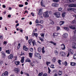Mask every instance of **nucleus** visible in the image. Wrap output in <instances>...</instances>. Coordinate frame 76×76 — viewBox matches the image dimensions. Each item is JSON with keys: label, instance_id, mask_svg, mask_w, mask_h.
<instances>
[{"label": "nucleus", "instance_id": "nucleus-12", "mask_svg": "<svg viewBox=\"0 0 76 76\" xmlns=\"http://www.w3.org/2000/svg\"><path fill=\"white\" fill-rule=\"evenodd\" d=\"M23 49L24 50H25V51H27L28 50V48L26 47L25 46H23Z\"/></svg>", "mask_w": 76, "mask_h": 76}, {"label": "nucleus", "instance_id": "nucleus-30", "mask_svg": "<svg viewBox=\"0 0 76 76\" xmlns=\"http://www.w3.org/2000/svg\"><path fill=\"white\" fill-rule=\"evenodd\" d=\"M56 58L55 57H54L53 59L52 60V61L53 62H55L56 61Z\"/></svg>", "mask_w": 76, "mask_h": 76}, {"label": "nucleus", "instance_id": "nucleus-64", "mask_svg": "<svg viewBox=\"0 0 76 76\" xmlns=\"http://www.w3.org/2000/svg\"><path fill=\"white\" fill-rule=\"evenodd\" d=\"M73 32L74 33V34H76V30H75Z\"/></svg>", "mask_w": 76, "mask_h": 76}, {"label": "nucleus", "instance_id": "nucleus-43", "mask_svg": "<svg viewBox=\"0 0 76 76\" xmlns=\"http://www.w3.org/2000/svg\"><path fill=\"white\" fill-rule=\"evenodd\" d=\"M73 58L74 59H76V54H74V55Z\"/></svg>", "mask_w": 76, "mask_h": 76}, {"label": "nucleus", "instance_id": "nucleus-28", "mask_svg": "<svg viewBox=\"0 0 76 76\" xmlns=\"http://www.w3.org/2000/svg\"><path fill=\"white\" fill-rule=\"evenodd\" d=\"M49 42H50V43H51V44H53L54 45H56V43H54V42H53V41Z\"/></svg>", "mask_w": 76, "mask_h": 76}, {"label": "nucleus", "instance_id": "nucleus-9", "mask_svg": "<svg viewBox=\"0 0 76 76\" xmlns=\"http://www.w3.org/2000/svg\"><path fill=\"white\" fill-rule=\"evenodd\" d=\"M13 55L12 54H10L8 57L9 59H12V58H13Z\"/></svg>", "mask_w": 76, "mask_h": 76}, {"label": "nucleus", "instance_id": "nucleus-10", "mask_svg": "<svg viewBox=\"0 0 76 76\" xmlns=\"http://www.w3.org/2000/svg\"><path fill=\"white\" fill-rule=\"evenodd\" d=\"M20 63V61H15V64L16 66H18V65H19L20 64H19Z\"/></svg>", "mask_w": 76, "mask_h": 76}, {"label": "nucleus", "instance_id": "nucleus-1", "mask_svg": "<svg viewBox=\"0 0 76 76\" xmlns=\"http://www.w3.org/2000/svg\"><path fill=\"white\" fill-rule=\"evenodd\" d=\"M53 15L55 16L56 18H59L60 17V15H61V13L60 12H55Z\"/></svg>", "mask_w": 76, "mask_h": 76}, {"label": "nucleus", "instance_id": "nucleus-15", "mask_svg": "<svg viewBox=\"0 0 76 76\" xmlns=\"http://www.w3.org/2000/svg\"><path fill=\"white\" fill-rule=\"evenodd\" d=\"M15 72H17V73L19 72V70L18 68H15L14 70Z\"/></svg>", "mask_w": 76, "mask_h": 76}, {"label": "nucleus", "instance_id": "nucleus-51", "mask_svg": "<svg viewBox=\"0 0 76 76\" xmlns=\"http://www.w3.org/2000/svg\"><path fill=\"white\" fill-rule=\"evenodd\" d=\"M36 23H39V21L37 19L36 20Z\"/></svg>", "mask_w": 76, "mask_h": 76}, {"label": "nucleus", "instance_id": "nucleus-55", "mask_svg": "<svg viewBox=\"0 0 76 76\" xmlns=\"http://www.w3.org/2000/svg\"><path fill=\"white\" fill-rule=\"evenodd\" d=\"M60 29V27L58 26H57V31H58V30H59V29Z\"/></svg>", "mask_w": 76, "mask_h": 76}, {"label": "nucleus", "instance_id": "nucleus-17", "mask_svg": "<svg viewBox=\"0 0 76 76\" xmlns=\"http://www.w3.org/2000/svg\"><path fill=\"white\" fill-rule=\"evenodd\" d=\"M67 34L65 33L63 35V36L64 38H67Z\"/></svg>", "mask_w": 76, "mask_h": 76}, {"label": "nucleus", "instance_id": "nucleus-6", "mask_svg": "<svg viewBox=\"0 0 76 76\" xmlns=\"http://www.w3.org/2000/svg\"><path fill=\"white\" fill-rule=\"evenodd\" d=\"M52 6L53 7H58V4L56 3H53L52 4Z\"/></svg>", "mask_w": 76, "mask_h": 76}, {"label": "nucleus", "instance_id": "nucleus-48", "mask_svg": "<svg viewBox=\"0 0 76 76\" xmlns=\"http://www.w3.org/2000/svg\"><path fill=\"white\" fill-rule=\"evenodd\" d=\"M43 76H48V75L46 73H45L43 74Z\"/></svg>", "mask_w": 76, "mask_h": 76}, {"label": "nucleus", "instance_id": "nucleus-37", "mask_svg": "<svg viewBox=\"0 0 76 76\" xmlns=\"http://www.w3.org/2000/svg\"><path fill=\"white\" fill-rule=\"evenodd\" d=\"M63 64L65 65V66H67V62L65 61L64 63Z\"/></svg>", "mask_w": 76, "mask_h": 76}, {"label": "nucleus", "instance_id": "nucleus-24", "mask_svg": "<svg viewBox=\"0 0 76 76\" xmlns=\"http://www.w3.org/2000/svg\"><path fill=\"white\" fill-rule=\"evenodd\" d=\"M54 53H55V54L56 56L58 55V51H57V50H55L54 51Z\"/></svg>", "mask_w": 76, "mask_h": 76}, {"label": "nucleus", "instance_id": "nucleus-20", "mask_svg": "<svg viewBox=\"0 0 76 76\" xmlns=\"http://www.w3.org/2000/svg\"><path fill=\"white\" fill-rule=\"evenodd\" d=\"M57 35H58V34L57 33H55L53 34V37L54 38H55V37H57Z\"/></svg>", "mask_w": 76, "mask_h": 76}, {"label": "nucleus", "instance_id": "nucleus-60", "mask_svg": "<svg viewBox=\"0 0 76 76\" xmlns=\"http://www.w3.org/2000/svg\"><path fill=\"white\" fill-rule=\"evenodd\" d=\"M3 37L2 36H0V39H3Z\"/></svg>", "mask_w": 76, "mask_h": 76}, {"label": "nucleus", "instance_id": "nucleus-56", "mask_svg": "<svg viewBox=\"0 0 76 76\" xmlns=\"http://www.w3.org/2000/svg\"><path fill=\"white\" fill-rule=\"evenodd\" d=\"M3 56L4 57V58L5 57V56H6V55L4 53H3Z\"/></svg>", "mask_w": 76, "mask_h": 76}, {"label": "nucleus", "instance_id": "nucleus-27", "mask_svg": "<svg viewBox=\"0 0 76 76\" xmlns=\"http://www.w3.org/2000/svg\"><path fill=\"white\" fill-rule=\"evenodd\" d=\"M32 39H30L29 40H28V42L29 44L31 45V42H32Z\"/></svg>", "mask_w": 76, "mask_h": 76}, {"label": "nucleus", "instance_id": "nucleus-47", "mask_svg": "<svg viewBox=\"0 0 76 76\" xmlns=\"http://www.w3.org/2000/svg\"><path fill=\"white\" fill-rule=\"evenodd\" d=\"M33 49L32 48H30V51H31V52H32V51H33Z\"/></svg>", "mask_w": 76, "mask_h": 76}, {"label": "nucleus", "instance_id": "nucleus-31", "mask_svg": "<svg viewBox=\"0 0 76 76\" xmlns=\"http://www.w3.org/2000/svg\"><path fill=\"white\" fill-rule=\"evenodd\" d=\"M49 14V15H51V14H52V12L50 11H46Z\"/></svg>", "mask_w": 76, "mask_h": 76}, {"label": "nucleus", "instance_id": "nucleus-44", "mask_svg": "<svg viewBox=\"0 0 76 76\" xmlns=\"http://www.w3.org/2000/svg\"><path fill=\"white\" fill-rule=\"evenodd\" d=\"M36 62H37V63H39L38 62H37V61L36 60L35 61H33V63L34 64H35V63H36Z\"/></svg>", "mask_w": 76, "mask_h": 76}, {"label": "nucleus", "instance_id": "nucleus-25", "mask_svg": "<svg viewBox=\"0 0 76 76\" xmlns=\"http://www.w3.org/2000/svg\"><path fill=\"white\" fill-rule=\"evenodd\" d=\"M42 75H43V72H40L39 73L38 75V76H42Z\"/></svg>", "mask_w": 76, "mask_h": 76}, {"label": "nucleus", "instance_id": "nucleus-53", "mask_svg": "<svg viewBox=\"0 0 76 76\" xmlns=\"http://www.w3.org/2000/svg\"><path fill=\"white\" fill-rule=\"evenodd\" d=\"M48 73H50V71H51V70L50 69L49 67H48Z\"/></svg>", "mask_w": 76, "mask_h": 76}, {"label": "nucleus", "instance_id": "nucleus-5", "mask_svg": "<svg viewBox=\"0 0 76 76\" xmlns=\"http://www.w3.org/2000/svg\"><path fill=\"white\" fill-rule=\"evenodd\" d=\"M73 48L74 49H76V44L75 42H73L72 46Z\"/></svg>", "mask_w": 76, "mask_h": 76}, {"label": "nucleus", "instance_id": "nucleus-46", "mask_svg": "<svg viewBox=\"0 0 76 76\" xmlns=\"http://www.w3.org/2000/svg\"><path fill=\"white\" fill-rule=\"evenodd\" d=\"M69 3H72V2H74V1L73 0H69Z\"/></svg>", "mask_w": 76, "mask_h": 76}, {"label": "nucleus", "instance_id": "nucleus-62", "mask_svg": "<svg viewBox=\"0 0 76 76\" xmlns=\"http://www.w3.org/2000/svg\"><path fill=\"white\" fill-rule=\"evenodd\" d=\"M54 76H58V75L56 73H55Z\"/></svg>", "mask_w": 76, "mask_h": 76}, {"label": "nucleus", "instance_id": "nucleus-13", "mask_svg": "<svg viewBox=\"0 0 76 76\" xmlns=\"http://www.w3.org/2000/svg\"><path fill=\"white\" fill-rule=\"evenodd\" d=\"M21 59L20 61L21 63H22L24 62V58H25V57L24 56H23L21 58Z\"/></svg>", "mask_w": 76, "mask_h": 76}, {"label": "nucleus", "instance_id": "nucleus-40", "mask_svg": "<svg viewBox=\"0 0 76 76\" xmlns=\"http://www.w3.org/2000/svg\"><path fill=\"white\" fill-rule=\"evenodd\" d=\"M6 53H7V54H10V51H9V50H6Z\"/></svg>", "mask_w": 76, "mask_h": 76}, {"label": "nucleus", "instance_id": "nucleus-34", "mask_svg": "<svg viewBox=\"0 0 76 76\" xmlns=\"http://www.w3.org/2000/svg\"><path fill=\"white\" fill-rule=\"evenodd\" d=\"M66 13L65 12H64L62 13V16L63 18H64V16H65V14Z\"/></svg>", "mask_w": 76, "mask_h": 76}, {"label": "nucleus", "instance_id": "nucleus-42", "mask_svg": "<svg viewBox=\"0 0 76 76\" xmlns=\"http://www.w3.org/2000/svg\"><path fill=\"white\" fill-rule=\"evenodd\" d=\"M70 52L71 54H73V50L71 49L70 50Z\"/></svg>", "mask_w": 76, "mask_h": 76}, {"label": "nucleus", "instance_id": "nucleus-21", "mask_svg": "<svg viewBox=\"0 0 76 76\" xmlns=\"http://www.w3.org/2000/svg\"><path fill=\"white\" fill-rule=\"evenodd\" d=\"M32 35L33 37H34V35L36 37H38V34L37 33H34V34H32Z\"/></svg>", "mask_w": 76, "mask_h": 76}, {"label": "nucleus", "instance_id": "nucleus-54", "mask_svg": "<svg viewBox=\"0 0 76 76\" xmlns=\"http://www.w3.org/2000/svg\"><path fill=\"white\" fill-rule=\"evenodd\" d=\"M41 37H44V34L43 33H41Z\"/></svg>", "mask_w": 76, "mask_h": 76}, {"label": "nucleus", "instance_id": "nucleus-3", "mask_svg": "<svg viewBox=\"0 0 76 76\" xmlns=\"http://www.w3.org/2000/svg\"><path fill=\"white\" fill-rule=\"evenodd\" d=\"M43 16L45 18H48V17L49 16V15H48V12L46 11L44 13Z\"/></svg>", "mask_w": 76, "mask_h": 76}, {"label": "nucleus", "instance_id": "nucleus-58", "mask_svg": "<svg viewBox=\"0 0 76 76\" xmlns=\"http://www.w3.org/2000/svg\"><path fill=\"white\" fill-rule=\"evenodd\" d=\"M31 15H32V16H34V14H33V12H31Z\"/></svg>", "mask_w": 76, "mask_h": 76}, {"label": "nucleus", "instance_id": "nucleus-61", "mask_svg": "<svg viewBox=\"0 0 76 76\" xmlns=\"http://www.w3.org/2000/svg\"><path fill=\"white\" fill-rule=\"evenodd\" d=\"M2 7L3 8H6V6L4 5H2Z\"/></svg>", "mask_w": 76, "mask_h": 76}, {"label": "nucleus", "instance_id": "nucleus-8", "mask_svg": "<svg viewBox=\"0 0 76 76\" xmlns=\"http://www.w3.org/2000/svg\"><path fill=\"white\" fill-rule=\"evenodd\" d=\"M61 46L62 50H65L66 47H65V45H64V44H62L61 45Z\"/></svg>", "mask_w": 76, "mask_h": 76}, {"label": "nucleus", "instance_id": "nucleus-29", "mask_svg": "<svg viewBox=\"0 0 76 76\" xmlns=\"http://www.w3.org/2000/svg\"><path fill=\"white\" fill-rule=\"evenodd\" d=\"M38 50L39 52H41V48L39 47L38 48Z\"/></svg>", "mask_w": 76, "mask_h": 76}, {"label": "nucleus", "instance_id": "nucleus-50", "mask_svg": "<svg viewBox=\"0 0 76 76\" xmlns=\"http://www.w3.org/2000/svg\"><path fill=\"white\" fill-rule=\"evenodd\" d=\"M39 39L40 40H41V41H44V39H42V38H41V37H39Z\"/></svg>", "mask_w": 76, "mask_h": 76}, {"label": "nucleus", "instance_id": "nucleus-63", "mask_svg": "<svg viewBox=\"0 0 76 76\" xmlns=\"http://www.w3.org/2000/svg\"><path fill=\"white\" fill-rule=\"evenodd\" d=\"M73 11L75 13H76V9H74Z\"/></svg>", "mask_w": 76, "mask_h": 76}, {"label": "nucleus", "instance_id": "nucleus-39", "mask_svg": "<svg viewBox=\"0 0 76 76\" xmlns=\"http://www.w3.org/2000/svg\"><path fill=\"white\" fill-rule=\"evenodd\" d=\"M26 61H27L28 62H29V63L30 62H31V60H29V59H28V58H27L26 59Z\"/></svg>", "mask_w": 76, "mask_h": 76}, {"label": "nucleus", "instance_id": "nucleus-16", "mask_svg": "<svg viewBox=\"0 0 76 76\" xmlns=\"http://www.w3.org/2000/svg\"><path fill=\"white\" fill-rule=\"evenodd\" d=\"M72 10H73V8H70L67 9V11H68V12H70V11H72Z\"/></svg>", "mask_w": 76, "mask_h": 76}, {"label": "nucleus", "instance_id": "nucleus-14", "mask_svg": "<svg viewBox=\"0 0 76 76\" xmlns=\"http://www.w3.org/2000/svg\"><path fill=\"white\" fill-rule=\"evenodd\" d=\"M70 28L72 29H76V27H75V26H69Z\"/></svg>", "mask_w": 76, "mask_h": 76}, {"label": "nucleus", "instance_id": "nucleus-49", "mask_svg": "<svg viewBox=\"0 0 76 76\" xmlns=\"http://www.w3.org/2000/svg\"><path fill=\"white\" fill-rule=\"evenodd\" d=\"M63 8H59L58 9V11H61L62 10Z\"/></svg>", "mask_w": 76, "mask_h": 76}, {"label": "nucleus", "instance_id": "nucleus-32", "mask_svg": "<svg viewBox=\"0 0 76 76\" xmlns=\"http://www.w3.org/2000/svg\"><path fill=\"white\" fill-rule=\"evenodd\" d=\"M46 63L47 66H48V64H50L51 63V62H50L46 61Z\"/></svg>", "mask_w": 76, "mask_h": 76}, {"label": "nucleus", "instance_id": "nucleus-18", "mask_svg": "<svg viewBox=\"0 0 76 76\" xmlns=\"http://www.w3.org/2000/svg\"><path fill=\"white\" fill-rule=\"evenodd\" d=\"M60 54L62 55V57L64 56H65V53L63 52H61L60 53Z\"/></svg>", "mask_w": 76, "mask_h": 76}, {"label": "nucleus", "instance_id": "nucleus-59", "mask_svg": "<svg viewBox=\"0 0 76 76\" xmlns=\"http://www.w3.org/2000/svg\"><path fill=\"white\" fill-rule=\"evenodd\" d=\"M14 60H17V56H15L14 57Z\"/></svg>", "mask_w": 76, "mask_h": 76}, {"label": "nucleus", "instance_id": "nucleus-19", "mask_svg": "<svg viewBox=\"0 0 76 76\" xmlns=\"http://www.w3.org/2000/svg\"><path fill=\"white\" fill-rule=\"evenodd\" d=\"M71 66H76V63L74 62H71Z\"/></svg>", "mask_w": 76, "mask_h": 76}, {"label": "nucleus", "instance_id": "nucleus-11", "mask_svg": "<svg viewBox=\"0 0 76 76\" xmlns=\"http://www.w3.org/2000/svg\"><path fill=\"white\" fill-rule=\"evenodd\" d=\"M64 23V21H61L60 23H59V25L60 26H61L62 25H63Z\"/></svg>", "mask_w": 76, "mask_h": 76}, {"label": "nucleus", "instance_id": "nucleus-2", "mask_svg": "<svg viewBox=\"0 0 76 76\" xmlns=\"http://www.w3.org/2000/svg\"><path fill=\"white\" fill-rule=\"evenodd\" d=\"M34 57H38L39 58L41 59V56L40 54L38 53H34Z\"/></svg>", "mask_w": 76, "mask_h": 76}, {"label": "nucleus", "instance_id": "nucleus-35", "mask_svg": "<svg viewBox=\"0 0 76 76\" xmlns=\"http://www.w3.org/2000/svg\"><path fill=\"white\" fill-rule=\"evenodd\" d=\"M35 40H34L32 42V43L33 44V46H34V45H35Z\"/></svg>", "mask_w": 76, "mask_h": 76}, {"label": "nucleus", "instance_id": "nucleus-52", "mask_svg": "<svg viewBox=\"0 0 76 76\" xmlns=\"http://www.w3.org/2000/svg\"><path fill=\"white\" fill-rule=\"evenodd\" d=\"M19 6L20 7H23V5L20 4L19 5Z\"/></svg>", "mask_w": 76, "mask_h": 76}, {"label": "nucleus", "instance_id": "nucleus-23", "mask_svg": "<svg viewBox=\"0 0 76 76\" xmlns=\"http://www.w3.org/2000/svg\"><path fill=\"white\" fill-rule=\"evenodd\" d=\"M58 74L60 76H61V75L62 74V72L61 71L59 70Z\"/></svg>", "mask_w": 76, "mask_h": 76}, {"label": "nucleus", "instance_id": "nucleus-26", "mask_svg": "<svg viewBox=\"0 0 76 76\" xmlns=\"http://www.w3.org/2000/svg\"><path fill=\"white\" fill-rule=\"evenodd\" d=\"M3 74H4V75L5 76H8V72H7V71H6L4 73H3Z\"/></svg>", "mask_w": 76, "mask_h": 76}, {"label": "nucleus", "instance_id": "nucleus-38", "mask_svg": "<svg viewBox=\"0 0 76 76\" xmlns=\"http://www.w3.org/2000/svg\"><path fill=\"white\" fill-rule=\"evenodd\" d=\"M53 1H54L56 3H57V2H59V0H53Z\"/></svg>", "mask_w": 76, "mask_h": 76}, {"label": "nucleus", "instance_id": "nucleus-33", "mask_svg": "<svg viewBox=\"0 0 76 76\" xmlns=\"http://www.w3.org/2000/svg\"><path fill=\"white\" fill-rule=\"evenodd\" d=\"M64 29H65L66 31H69V28L67 27H64Z\"/></svg>", "mask_w": 76, "mask_h": 76}, {"label": "nucleus", "instance_id": "nucleus-41", "mask_svg": "<svg viewBox=\"0 0 76 76\" xmlns=\"http://www.w3.org/2000/svg\"><path fill=\"white\" fill-rule=\"evenodd\" d=\"M20 44L19 43L18 46V49H19V48H20Z\"/></svg>", "mask_w": 76, "mask_h": 76}, {"label": "nucleus", "instance_id": "nucleus-4", "mask_svg": "<svg viewBox=\"0 0 76 76\" xmlns=\"http://www.w3.org/2000/svg\"><path fill=\"white\" fill-rule=\"evenodd\" d=\"M69 7H76L75 4H71L68 5Z\"/></svg>", "mask_w": 76, "mask_h": 76}, {"label": "nucleus", "instance_id": "nucleus-22", "mask_svg": "<svg viewBox=\"0 0 76 76\" xmlns=\"http://www.w3.org/2000/svg\"><path fill=\"white\" fill-rule=\"evenodd\" d=\"M33 54V53H29V57L30 58H32V57Z\"/></svg>", "mask_w": 76, "mask_h": 76}, {"label": "nucleus", "instance_id": "nucleus-45", "mask_svg": "<svg viewBox=\"0 0 76 76\" xmlns=\"http://www.w3.org/2000/svg\"><path fill=\"white\" fill-rule=\"evenodd\" d=\"M50 24H51L52 25H54V21H51V22H50Z\"/></svg>", "mask_w": 76, "mask_h": 76}, {"label": "nucleus", "instance_id": "nucleus-57", "mask_svg": "<svg viewBox=\"0 0 76 76\" xmlns=\"http://www.w3.org/2000/svg\"><path fill=\"white\" fill-rule=\"evenodd\" d=\"M40 23H41L42 24V23H43V21L42 20H41L40 21Z\"/></svg>", "mask_w": 76, "mask_h": 76}, {"label": "nucleus", "instance_id": "nucleus-7", "mask_svg": "<svg viewBox=\"0 0 76 76\" xmlns=\"http://www.w3.org/2000/svg\"><path fill=\"white\" fill-rule=\"evenodd\" d=\"M38 14L39 15H41L42 14V10L40 9L39 11V12L38 13Z\"/></svg>", "mask_w": 76, "mask_h": 76}, {"label": "nucleus", "instance_id": "nucleus-36", "mask_svg": "<svg viewBox=\"0 0 76 76\" xmlns=\"http://www.w3.org/2000/svg\"><path fill=\"white\" fill-rule=\"evenodd\" d=\"M58 62L60 65H61V63L60 62H61V61L60 60H59L58 61Z\"/></svg>", "mask_w": 76, "mask_h": 76}]
</instances>
